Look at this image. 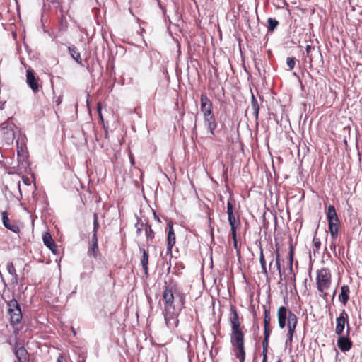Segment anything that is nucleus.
Here are the masks:
<instances>
[{"label":"nucleus","instance_id":"1","mask_svg":"<svg viewBox=\"0 0 362 362\" xmlns=\"http://www.w3.org/2000/svg\"><path fill=\"white\" fill-rule=\"evenodd\" d=\"M160 301L166 325L169 328L177 327L179 324V313L185 308V293L176 284L170 283L164 286Z\"/></svg>","mask_w":362,"mask_h":362},{"label":"nucleus","instance_id":"2","mask_svg":"<svg viewBox=\"0 0 362 362\" xmlns=\"http://www.w3.org/2000/svg\"><path fill=\"white\" fill-rule=\"evenodd\" d=\"M229 322L231 327L230 341L235 357L240 362H245L246 357L245 346V327L241 324L240 318L233 305L230 306Z\"/></svg>","mask_w":362,"mask_h":362},{"label":"nucleus","instance_id":"3","mask_svg":"<svg viewBox=\"0 0 362 362\" xmlns=\"http://www.w3.org/2000/svg\"><path fill=\"white\" fill-rule=\"evenodd\" d=\"M276 315L279 327L281 329H284L287 326L288 332L285 342L286 345L291 346L298 325V317L295 313L283 305L278 308Z\"/></svg>","mask_w":362,"mask_h":362},{"label":"nucleus","instance_id":"4","mask_svg":"<svg viewBox=\"0 0 362 362\" xmlns=\"http://www.w3.org/2000/svg\"><path fill=\"white\" fill-rule=\"evenodd\" d=\"M317 289L320 293V296L327 299L329 295V290L332 285V274L329 269L322 268L317 272L316 276Z\"/></svg>","mask_w":362,"mask_h":362},{"label":"nucleus","instance_id":"5","mask_svg":"<svg viewBox=\"0 0 362 362\" xmlns=\"http://www.w3.org/2000/svg\"><path fill=\"white\" fill-rule=\"evenodd\" d=\"M167 248L166 255L172 257V249L176 243V235L173 228V222L170 220L167 223Z\"/></svg>","mask_w":362,"mask_h":362},{"label":"nucleus","instance_id":"6","mask_svg":"<svg viewBox=\"0 0 362 362\" xmlns=\"http://www.w3.org/2000/svg\"><path fill=\"white\" fill-rule=\"evenodd\" d=\"M347 326V334H349L350 327L349 324V316L346 312L343 310L338 317H337V325L335 328V333L340 336L342 334L345 325Z\"/></svg>","mask_w":362,"mask_h":362},{"label":"nucleus","instance_id":"7","mask_svg":"<svg viewBox=\"0 0 362 362\" xmlns=\"http://www.w3.org/2000/svg\"><path fill=\"white\" fill-rule=\"evenodd\" d=\"M200 110L203 116L214 115L213 112V103L206 93L201 94Z\"/></svg>","mask_w":362,"mask_h":362},{"label":"nucleus","instance_id":"8","mask_svg":"<svg viewBox=\"0 0 362 362\" xmlns=\"http://www.w3.org/2000/svg\"><path fill=\"white\" fill-rule=\"evenodd\" d=\"M14 354L17 358V362H29L30 358L28 351L18 342L14 345Z\"/></svg>","mask_w":362,"mask_h":362},{"label":"nucleus","instance_id":"9","mask_svg":"<svg viewBox=\"0 0 362 362\" xmlns=\"http://www.w3.org/2000/svg\"><path fill=\"white\" fill-rule=\"evenodd\" d=\"M328 228L330 233L332 241L330 245L331 250L336 248V240L339 235V221L328 223Z\"/></svg>","mask_w":362,"mask_h":362},{"label":"nucleus","instance_id":"10","mask_svg":"<svg viewBox=\"0 0 362 362\" xmlns=\"http://www.w3.org/2000/svg\"><path fill=\"white\" fill-rule=\"evenodd\" d=\"M39 78H36L33 71L30 69L26 70V82L33 93L39 92Z\"/></svg>","mask_w":362,"mask_h":362},{"label":"nucleus","instance_id":"11","mask_svg":"<svg viewBox=\"0 0 362 362\" xmlns=\"http://www.w3.org/2000/svg\"><path fill=\"white\" fill-rule=\"evenodd\" d=\"M204 126L209 132L210 138L213 139L215 136V129L217 128V122L214 115L203 116Z\"/></svg>","mask_w":362,"mask_h":362},{"label":"nucleus","instance_id":"12","mask_svg":"<svg viewBox=\"0 0 362 362\" xmlns=\"http://www.w3.org/2000/svg\"><path fill=\"white\" fill-rule=\"evenodd\" d=\"M235 203V199L233 197V194L232 193L230 194V197L227 203V214H228V220L229 222L230 226H234L236 223H238V219H235V215L233 214V204Z\"/></svg>","mask_w":362,"mask_h":362},{"label":"nucleus","instance_id":"13","mask_svg":"<svg viewBox=\"0 0 362 362\" xmlns=\"http://www.w3.org/2000/svg\"><path fill=\"white\" fill-rule=\"evenodd\" d=\"M270 308L264 306V336L270 337L272 332Z\"/></svg>","mask_w":362,"mask_h":362},{"label":"nucleus","instance_id":"14","mask_svg":"<svg viewBox=\"0 0 362 362\" xmlns=\"http://www.w3.org/2000/svg\"><path fill=\"white\" fill-rule=\"evenodd\" d=\"M2 222L5 228L7 229L16 233L19 232V227L16 224L14 221H10L8 213L6 211L2 212Z\"/></svg>","mask_w":362,"mask_h":362},{"label":"nucleus","instance_id":"15","mask_svg":"<svg viewBox=\"0 0 362 362\" xmlns=\"http://www.w3.org/2000/svg\"><path fill=\"white\" fill-rule=\"evenodd\" d=\"M2 299L5 301L8 306V312L11 310H16L21 308L19 303L14 298H11L9 295L6 294V291L4 290L1 296Z\"/></svg>","mask_w":362,"mask_h":362},{"label":"nucleus","instance_id":"16","mask_svg":"<svg viewBox=\"0 0 362 362\" xmlns=\"http://www.w3.org/2000/svg\"><path fill=\"white\" fill-rule=\"evenodd\" d=\"M337 346L341 351L346 352L351 349L352 342L348 337L340 335L337 339Z\"/></svg>","mask_w":362,"mask_h":362},{"label":"nucleus","instance_id":"17","mask_svg":"<svg viewBox=\"0 0 362 362\" xmlns=\"http://www.w3.org/2000/svg\"><path fill=\"white\" fill-rule=\"evenodd\" d=\"M42 240L46 247H47L54 254L57 252V246L49 233H45L42 235Z\"/></svg>","mask_w":362,"mask_h":362},{"label":"nucleus","instance_id":"18","mask_svg":"<svg viewBox=\"0 0 362 362\" xmlns=\"http://www.w3.org/2000/svg\"><path fill=\"white\" fill-rule=\"evenodd\" d=\"M139 251L142 254V256L141 257V264L142 266V269L144 272V274L146 275H148V257L149 255L148 251L144 248V245L139 246Z\"/></svg>","mask_w":362,"mask_h":362},{"label":"nucleus","instance_id":"19","mask_svg":"<svg viewBox=\"0 0 362 362\" xmlns=\"http://www.w3.org/2000/svg\"><path fill=\"white\" fill-rule=\"evenodd\" d=\"M141 226L144 227V230L145 231V235L146 238V243L148 246L151 243H152L153 240L155 238L156 233L153 230L151 224L146 223L145 224H141Z\"/></svg>","mask_w":362,"mask_h":362},{"label":"nucleus","instance_id":"20","mask_svg":"<svg viewBox=\"0 0 362 362\" xmlns=\"http://www.w3.org/2000/svg\"><path fill=\"white\" fill-rule=\"evenodd\" d=\"M350 289L348 285H343L341 287V292L339 295V300L343 304L346 305L349 300Z\"/></svg>","mask_w":362,"mask_h":362},{"label":"nucleus","instance_id":"21","mask_svg":"<svg viewBox=\"0 0 362 362\" xmlns=\"http://www.w3.org/2000/svg\"><path fill=\"white\" fill-rule=\"evenodd\" d=\"M10 315V322L12 325L18 324L22 320V312L21 308L11 310L8 312Z\"/></svg>","mask_w":362,"mask_h":362},{"label":"nucleus","instance_id":"22","mask_svg":"<svg viewBox=\"0 0 362 362\" xmlns=\"http://www.w3.org/2000/svg\"><path fill=\"white\" fill-rule=\"evenodd\" d=\"M327 218L328 223L339 221V218L337 216L335 208L333 205H329L327 208Z\"/></svg>","mask_w":362,"mask_h":362},{"label":"nucleus","instance_id":"23","mask_svg":"<svg viewBox=\"0 0 362 362\" xmlns=\"http://www.w3.org/2000/svg\"><path fill=\"white\" fill-rule=\"evenodd\" d=\"M68 49L72 58L79 64H82L81 54L77 50V48L74 46H71L68 47Z\"/></svg>","mask_w":362,"mask_h":362},{"label":"nucleus","instance_id":"24","mask_svg":"<svg viewBox=\"0 0 362 362\" xmlns=\"http://www.w3.org/2000/svg\"><path fill=\"white\" fill-rule=\"evenodd\" d=\"M251 105H252V109L253 110V114H254L255 118L256 120H258L259 106L257 99L255 98V97L254 96L253 94H252Z\"/></svg>","mask_w":362,"mask_h":362},{"label":"nucleus","instance_id":"25","mask_svg":"<svg viewBox=\"0 0 362 362\" xmlns=\"http://www.w3.org/2000/svg\"><path fill=\"white\" fill-rule=\"evenodd\" d=\"M6 269H7L8 272L11 275H12L13 279L15 281V283H18V276L16 268H15L14 264H13V262H8L7 266H6Z\"/></svg>","mask_w":362,"mask_h":362},{"label":"nucleus","instance_id":"26","mask_svg":"<svg viewBox=\"0 0 362 362\" xmlns=\"http://www.w3.org/2000/svg\"><path fill=\"white\" fill-rule=\"evenodd\" d=\"M88 255L96 259L99 255L98 245L89 244Z\"/></svg>","mask_w":362,"mask_h":362},{"label":"nucleus","instance_id":"27","mask_svg":"<svg viewBox=\"0 0 362 362\" xmlns=\"http://www.w3.org/2000/svg\"><path fill=\"white\" fill-rule=\"evenodd\" d=\"M269 339V337L264 336V339L262 341V356H263V358H264V359H267Z\"/></svg>","mask_w":362,"mask_h":362},{"label":"nucleus","instance_id":"28","mask_svg":"<svg viewBox=\"0 0 362 362\" xmlns=\"http://www.w3.org/2000/svg\"><path fill=\"white\" fill-rule=\"evenodd\" d=\"M267 23H268V27H267L268 31L271 32V33L273 32L274 30V29L279 25V21L277 20H276L275 18H269L267 19Z\"/></svg>","mask_w":362,"mask_h":362},{"label":"nucleus","instance_id":"29","mask_svg":"<svg viewBox=\"0 0 362 362\" xmlns=\"http://www.w3.org/2000/svg\"><path fill=\"white\" fill-rule=\"evenodd\" d=\"M259 262H260L262 273L264 275H267V267H266V260L264 259V255L263 254V250L262 247L260 248Z\"/></svg>","mask_w":362,"mask_h":362},{"label":"nucleus","instance_id":"30","mask_svg":"<svg viewBox=\"0 0 362 362\" xmlns=\"http://www.w3.org/2000/svg\"><path fill=\"white\" fill-rule=\"evenodd\" d=\"M100 227V224L98 222V216L97 213L93 214V233H98V229Z\"/></svg>","mask_w":362,"mask_h":362},{"label":"nucleus","instance_id":"31","mask_svg":"<svg viewBox=\"0 0 362 362\" xmlns=\"http://www.w3.org/2000/svg\"><path fill=\"white\" fill-rule=\"evenodd\" d=\"M313 245L314 247V249H313L314 253L316 252H318L321 247L320 240L319 238H316V236H314L313 240Z\"/></svg>","mask_w":362,"mask_h":362},{"label":"nucleus","instance_id":"32","mask_svg":"<svg viewBox=\"0 0 362 362\" xmlns=\"http://www.w3.org/2000/svg\"><path fill=\"white\" fill-rule=\"evenodd\" d=\"M293 249L291 246L288 254V267L291 272H293Z\"/></svg>","mask_w":362,"mask_h":362},{"label":"nucleus","instance_id":"33","mask_svg":"<svg viewBox=\"0 0 362 362\" xmlns=\"http://www.w3.org/2000/svg\"><path fill=\"white\" fill-rule=\"evenodd\" d=\"M241 226V223L239 218H238V223L234 226H230V233L232 236H237V230Z\"/></svg>","mask_w":362,"mask_h":362},{"label":"nucleus","instance_id":"34","mask_svg":"<svg viewBox=\"0 0 362 362\" xmlns=\"http://www.w3.org/2000/svg\"><path fill=\"white\" fill-rule=\"evenodd\" d=\"M286 64L288 67L289 68V70L293 69L296 65V58L292 57H287L286 59Z\"/></svg>","mask_w":362,"mask_h":362},{"label":"nucleus","instance_id":"35","mask_svg":"<svg viewBox=\"0 0 362 362\" xmlns=\"http://www.w3.org/2000/svg\"><path fill=\"white\" fill-rule=\"evenodd\" d=\"M305 49H306L307 57L309 58L310 63H311L313 62V57H312L310 52H311L312 49H314V47H313L312 45H308L305 47Z\"/></svg>","mask_w":362,"mask_h":362},{"label":"nucleus","instance_id":"36","mask_svg":"<svg viewBox=\"0 0 362 362\" xmlns=\"http://www.w3.org/2000/svg\"><path fill=\"white\" fill-rule=\"evenodd\" d=\"M97 111H98V115H99L101 122H103V117L102 115V106H101V103L100 102H98L97 103Z\"/></svg>","mask_w":362,"mask_h":362},{"label":"nucleus","instance_id":"37","mask_svg":"<svg viewBox=\"0 0 362 362\" xmlns=\"http://www.w3.org/2000/svg\"><path fill=\"white\" fill-rule=\"evenodd\" d=\"M89 244L98 245V233H93L91 240Z\"/></svg>","mask_w":362,"mask_h":362},{"label":"nucleus","instance_id":"38","mask_svg":"<svg viewBox=\"0 0 362 362\" xmlns=\"http://www.w3.org/2000/svg\"><path fill=\"white\" fill-rule=\"evenodd\" d=\"M232 238H233V247L234 248L238 251L240 250V247L238 246V240H237V236H232Z\"/></svg>","mask_w":362,"mask_h":362},{"label":"nucleus","instance_id":"39","mask_svg":"<svg viewBox=\"0 0 362 362\" xmlns=\"http://www.w3.org/2000/svg\"><path fill=\"white\" fill-rule=\"evenodd\" d=\"M276 269L279 272V274L280 275V276H281V262L280 261H276Z\"/></svg>","mask_w":362,"mask_h":362},{"label":"nucleus","instance_id":"40","mask_svg":"<svg viewBox=\"0 0 362 362\" xmlns=\"http://www.w3.org/2000/svg\"><path fill=\"white\" fill-rule=\"evenodd\" d=\"M57 362H64V356L62 354H59L57 359Z\"/></svg>","mask_w":362,"mask_h":362},{"label":"nucleus","instance_id":"41","mask_svg":"<svg viewBox=\"0 0 362 362\" xmlns=\"http://www.w3.org/2000/svg\"><path fill=\"white\" fill-rule=\"evenodd\" d=\"M277 260L280 261V254H279V252L278 250L276 252V261H277Z\"/></svg>","mask_w":362,"mask_h":362},{"label":"nucleus","instance_id":"42","mask_svg":"<svg viewBox=\"0 0 362 362\" xmlns=\"http://www.w3.org/2000/svg\"><path fill=\"white\" fill-rule=\"evenodd\" d=\"M62 97H61V96H59V97L57 98V100H56V104H57V105H59L62 103Z\"/></svg>","mask_w":362,"mask_h":362},{"label":"nucleus","instance_id":"43","mask_svg":"<svg viewBox=\"0 0 362 362\" xmlns=\"http://www.w3.org/2000/svg\"><path fill=\"white\" fill-rule=\"evenodd\" d=\"M194 131L197 130V117H195V122L193 127Z\"/></svg>","mask_w":362,"mask_h":362},{"label":"nucleus","instance_id":"44","mask_svg":"<svg viewBox=\"0 0 362 362\" xmlns=\"http://www.w3.org/2000/svg\"><path fill=\"white\" fill-rule=\"evenodd\" d=\"M141 228H138V229L136 230V235H141Z\"/></svg>","mask_w":362,"mask_h":362},{"label":"nucleus","instance_id":"45","mask_svg":"<svg viewBox=\"0 0 362 362\" xmlns=\"http://www.w3.org/2000/svg\"><path fill=\"white\" fill-rule=\"evenodd\" d=\"M291 280L293 283H295V281H296V274H293V276L291 278Z\"/></svg>","mask_w":362,"mask_h":362},{"label":"nucleus","instance_id":"46","mask_svg":"<svg viewBox=\"0 0 362 362\" xmlns=\"http://www.w3.org/2000/svg\"><path fill=\"white\" fill-rule=\"evenodd\" d=\"M131 163H132V165L134 164V160L133 158L131 159Z\"/></svg>","mask_w":362,"mask_h":362},{"label":"nucleus","instance_id":"47","mask_svg":"<svg viewBox=\"0 0 362 362\" xmlns=\"http://www.w3.org/2000/svg\"><path fill=\"white\" fill-rule=\"evenodd\" d=\"M154 215H155V218L158 220V221L160 222V218L156 214H154Z\"/></svg>","mask_w":362,"mask_h":362},{"label":"nucleus","instance_id":"48","mask_svg":"<svg viewBox=\"0 0 362 362\" xmlns=\"http://www.w3.org/2000/svg\"><path fill=\"white\" fill-rule=\"evenodd\" d=\"M335 293H336V290H334V292H333L332 298H334V297L335 296Z\"/></svg>","mask_w":362,"mask_h":362},{"label":"nucleus","instance_id":"49","mask_svg":"<svg viewBox=\"0 0 362 362\" xmlns=\"http://www.w3.org/2000/svg\"><path fill=\"white\" fill-rule=\"evenodd\" d=\"M262 362H267V359L262 358Z\"/></svg>","mask_w":362,"mask_h":362},{"label":"nucleus","instance_id":"50","mask_svg":"<svg viewBox=\"0 0 362 362\" xmlns=\"http://www.w3.org/2000/svg\"><path fill=\"white\" fill-rule=\"evenodd\" d=\"M276 362H282L281 359H279Z\"/></svg>","mask_w":362,"mask_h":362}]
</instances>
